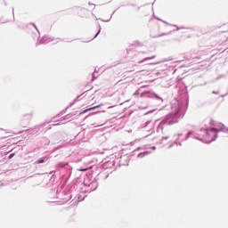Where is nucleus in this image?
Here are the masks:
<instances>
[{
	"label": "nucleus",
	"instance_id": "f257e3e1",
	"mask_svg": "<svg viewBox=\"0 0 228 228\" xmlns=\"http://www.w3.org/2000/svg\"><path fill=\"white\" fill-rule=\"evenodd\" d=\"M203 140L205 142H214L216 140V136H218V129L216 128H210L204 131Z\"/></svg>",
	"mask_w": 228,
	"mask_h": 228
},
{
	"label": "nucleus",
	"instance_id": "f03ea898",
	"mask_svg": "<svg viewBox=\"0 0 228 228\" xmlns=\"http://www.w3.org/2000/svg\"><path fill=\"white\" fill-rule=\"evenodd\" d=\"M102 106H104V103H101L100 105H96L94 107H91L89 109H86L85 110H83L80 115H83L84 113H87V111H92L94 110H97V108H101Z\"/></svg>",
	"mask_w": 228,
	"mask_h": 228
},
{
	"label": "nucleus",
	"instance_id": "7ed1b4c3",
	"mask_svg": "<svg viewBox=\"0 0 228 228\" xmlns=\"http://www.w3.org/2000/svg\"><path fill=\"white\" fill-rule=\"evenodd\" d=\"M154 58H156V57H155V56H153V57L146 58V59H144V61H146V60H154Z\"/></svg>",
	"mask_w": 228,
	"mask_h": 228
},
{
	"label": "nucleus",
	"instance_id": "20e7f679",
	"mask_svg": "<svg viewBox=\"0 0 228 228\" xmlns=\"http://www.w3.org/2000/svg\"><path fill=\"white\" fill-rule=\"evenodd\" d=\"M37 163H44V159H40L37 161Z\"/></svg>",
	"mask_w": 228,
	"mask_h": 228
},
{
	"label": "nucleus",
	"instance_id": "39448f33",
	"mask_svg": "<svg viewBox=\"0 0 228 228\" xmlns=\"http://www.w3.org/2000/svg\"><path fill=\"white\" fill-rule=\"evenodd\" d=\"M13 156H15V153H12L11 155H9V159H12V158H13Z\"/></svg>",
	"mask_w": 228,
	"mask_h": 228
},
{
	"label": "nucleus",
	"instance_id": "423d86ee",
	"mask_svg": "<svg viewBox=\"0 0 228 228\" xmlns=\"http://www.w3.org/2000/svg\"><path fill=\"white\" fill-rule=\"evenodd\" d=\"M145 69H137V72H144Z\"/></svg>",
	"mask_w": 228,
	"mask_h": 228
},
{
	"label": "nucleus",
	"instance_id": "0eeeda50",
	"mask_svg": "<svg viewBox=\"0 0 228 228\" xmlns=\"http://www.w3.org/2000/svg\"><path fill=\"white\" fill-rule=\"evenodd\" d=\"M86 170H88V168L80 169V172H86Z\"/></svg>",
	"mask_w": 228,
	"mask_h": 228
},
{
	"label": "nucleus",
	"instance_id": "6e6552de",
	"mask_svg": "<svg viewBox=\"0 0 228 228\" xmlns=\"http://www.w3.org/2000/svg\"><path fill=\"white\" fill-rule=\"evenodd\" d=\"M99 33H101V30H99V31L97 32V34L95 35L94 38L99 35Z\"/></svg>",
	"mask_w": 228,
	"mask_h": 228
},
{
	"label": "nucleus",
	"instance_id": "1a4fd4ad",
	"mask_svg": "<svg viewBox=\"0 0 228 228\" xmlns=\"http://www.w3.org/2000/svg\"><path fill=\"white\" fill-rule=\"evenodd\" d=\"M138 63H143V61H139Z\"/></svg>",
	"mask_w": 228,
	"mask_h": 228
},
{
	"label": "nucleus",
	"instance_id": "9d476101",
	"mask_svg": "<svg viewBox=\"0 0 228 228\" xmlns=\"http://www.w3.org/2000/svg\"><path fill=\"white\" fill-rule=\"evenodd\" d=\"M141 97H143V94H141Z\"/></svg>",
	"mask_w": 228,
	"mask_h": 228
}]
</instances>
